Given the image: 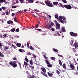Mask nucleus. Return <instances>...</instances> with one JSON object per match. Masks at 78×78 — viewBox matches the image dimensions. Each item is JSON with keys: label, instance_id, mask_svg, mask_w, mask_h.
Listing matches in <instances>:
<instances>
[{"label": "nucleus", "instance_id": "e2e57ef3", "mask_svg": "<svg viewBox=\"0 0 78 78\" xmlns=\"http://www.w3.org/2000/svg\"><path fill=\"white\" fill-rule=\"evenodd\" d=\"M28 54L29 55H30V56L31 55V53L30 52H29L28 53Z\"/></svg>", "mask_w": 78, "mask_h": 78}, {"label": "nucleus", "instance_id": "dca6fc26", "mask_svg": "<svg viewBox=\"0 0 78 78\" xmlns=\"http://www.w3.org/2000/svg\"><path fill=\"white\" fill-rule=\"evenodd\" d=\"M3 36H4V37H3V39H4V38H6L7 37V34H5L3 35Z\"/></svg>", "mask_w": 78, "mask_h": 78}, {"label": "nucleus", "instance_id": "39448f33", "mask_svg": "<svg viewBox=\"0 0 78 78\" xmlns=\"http://www.w3.org/2000/svg\"><path fill=\"white\" fill-rule=\"evenodd\" d=\"M64 7L68 9H71L72 8V6L69 5H64Z\"/></svg>", "mask_w": 78, "mask_h": 78}, {"label": "nucleus", "instance_id": "4be33fe9", "mask_svg": "<svg viewBox=\"0 0 78 78\" xmlns=\"http://www.w3.org/2000/svg\"><path fill=\"white\" fill-rule=\"evenodd\" d=\"M6 2V0H0V3H4Z\"/></svg>", "mask_w": 78, "mask_h": 78}, {"label": "nucleus", "instance_id": "a19ab883", "mask_svg": "<svg viewBox=\"0 0 78 78\" xmlns=\"http://www.w3.org/2000/svg\"><path fill=\"white\" fill-rule=\"evenodd\" d=\"M51 59H52V60H55L56 58H55L52 57L51 58Z\"/></svg>", "mask_w": 78, "mask_h": 78}, {"label": "nucleus", "instance_id": "a211bd4d", "mask_svg": "<svg viewBox=\"0 0 78 78\" xmlns=\"http://www.w3.org/2000/svg\"><path fill=\"white\" fill-rule=\"evenodd\" d=\"M18 64L19 65L20 69H22V65H21V63H20V62H18Z\"/></svg>", "mask_w": 78, "mask_h": 78}, {"label": "nucleus", "instance_id": "f257e3e1", "mask_svg": "<svg viewBox=\"0 0 78 78\" xmlns=\"http://www.w3.org/2000/svg\"><path fill=\"white\" fill-rule=\"evenodd\" d=\"M17 64V62L16 61L14 62H9V64L12 66L14 68H15L16 67H17V65L16 64Z\"/></svg>", "mask_w": 78, "mask_h": 78}, {"label": "nucleus", "instance_id": "09e8293b", "mask_svg": "<svg viewBox=\"0 0 78 78\" xmlns=\"http://www.w3.org/2000/svg\"><path fill=\"white\" fill-rule=\"evenodd\" d=\"M5 13L6 15H9V12H8V11L6 12H5Z\"/></svg>", "mask_w": 78, "mask_h": 78}, {"label": "nucleus", "instance_id": "72a5a7b5", "mask_svg": "<svg viewBox=\"0 0 78 78\" xmlns=\"http://www.w3.org/2000/svg\"><path fill=\"white\" fill-rule=\"evenodd\" d=\"M11 45L12 48H16V47L14 45V44H12Z\"/></svg>", "mask_w": 78, "mask_h": 78}, {"label": "nucleus", "instance_id": "58836bf2", "mask_svg": "<svg viewBox=\"0 0 78 78\" xmlns=\"http://www.w3.org/2000/svg\"><path fill=\"white\" fill-rule=\"evenodd\" d=\"M62 2L64 3H67V1L66 0H62Z\"/></svg>", "mask_w": 78, "mask_h": 78}, {"label": "nucleus", "instance_id": "8fccbe9b", "mask_svg": "<svg viewBox=\"0 0 78 78\" xmlns=\"http://www.w3.org/2000/svg\"><path fill=\"white\" fill-rule=\"evenodd\" d=\"M29 2H30V3H33V0H29Z\"/></svg>", "mask_w": 78, "mask_h": 78}, {"label": "nucleus", "instance_id": "1a4fd4ad", "mask_svg": "<svg viewBox=\"0 0 78 78\" xmlns=\"http://www.w3.org/2000/svg\"><path fill=\"white\" fill-rule=\"evenodd\" d=\"M41 69L42 71L44 72V73H45L46 72V69H45L44 68L41 67Z\"/></svg>", "mask_w": 78, "mask_h": 78}, {"label": "nucleus", "instance_id": "864d4df0", "mask_svg": "<svg viewBox=\"0 0 78 78\" xmlns=\"http://www.w3.org/2000/svg\"><path fill=\"white\" fill-rule=\"evenodd\" d=\"M36 30H38L39 31H41V29H35Z\"/></svg>", "mask_w": 78, "mask_h": 78}, {"label": "nucleus", "instance_id": "423d86ee", "mask_svg": "<svg viewBox=\"0 0 78 78\" xmlns=\"http://www.w3.org/2000/svg\"><path fill=\"white\" fill-rule=\"evenodd\" d=\"M69 34L72 36L76 37L77 36V34L73 33V32H70Z\"/></svg>", "mask_w": 78, "mask_h": 78}, {"label": "nucleus", "instance_id": "ddd939ff", "mask_svg": "<svg viewBox=\"0 0 78 78\" xmlns=\"http://www.w3.org/2000/svg\"><path fill=\"white\" fill-rule=\"evenodd\" d=\"M66 65L65 63H64L62 65L63 68H64V69H66L67 67H66Z\"/></svg>", "mask_w": 78, "mask_h": 78}, {"label": "nucleus", "instance_id": "ea45409f", "mask_svg": "<svg viewBox=\"0 0 78 78\" xmlns=\"http://www.w3.org/2000/svg\"><path fill=\"white\" fill-rule=\"evenodd\" d=\"M73 50L74 53H76V51L75 50V48H73Z\"/></svg>", "mask_w": 78, "mask_h": 78}, {"label": "nucleus", "instance_id": "393cba45", "mask_svg": "<svg viewBox=\"0 0 78 78\" xmlns=\"http://www.w3.org/2000/svg\"><path fill=\"white\" fill-rule=\"evenodd\" d=\"M59 64H60V66H62V62H61V60H59Z\"/></svg>", "mask_w": 78, "mask_h": 78}, {"label": "nucleus", "instance_id": "aec40b11", "mask_svg": "<svg viewBox=\"0 0 78 78\" xmlns=\"http://www.w3.org/2000/svg\"><path fill=\"white\" fill-rule=\"evenodd\" d=\"M19 51H20V52H25V51L23 50H22V49H19Z\"/></svg>", "mask_w": 78, "mask_h": 78}, {"label": "nucleus", "instance_id": "6ab92c4d", "mask_svg": "<svg viewBox=\"0 0 78 78\" xmlns=\"http://www.w3.org/2000/svg\"><path fill=\"white\" fill-rule=\"evenodd\" d=\"M14 21L16 22H18V20L16 18H14Z\"/></svg>", "mask_w": 78, "mask_h": 78}, {"label": "nucleus", "instance_id": "13d9d810", "mask_svg": "<svg viewBox=\"0 0 78 78\" xmlns=\"http://www.w3.org/2000/svg\"><path fill=\"white\" fill-rule=\"evenodd\" d=\"M15 31H16V32H19V29H16Z\"/></svg>", "mask_w": 78, "mask_h": 78}, {"label": "nucleus", "instance_id": "6e6d98bb", "mask_svg": "<svg viewBox=\"0 0 78 78\" xmlns=\"http://www.w3.org/2000/svg\"><path fill=\"white\" fill-rule=\"evenodd\" d=\"M62 19H63L64 21H65V20H66V17H63Z\"/></svg>", "mask_w": 78, "mask_h": 78}, {"label": "nucleus", "instance_id": "473e14b6", "mask_svg": "<svg viewBox=\"0 0 78 78\" xmlns=\"http://www.w3.org/2000/svg\"><path fill=\"white\" fill-rule=\"evenodd\" d=\"M55 25L56 27H60V24H59L57 23V24H56Z\"/></svg>", "mask_w": 78, "mask_h": 78}, {"label": "nucleus", "instance_id": "c85d7f7f", "mask_svg": "<svg viewBox=\"0 0 78 78\" xmlns=\"http://www.w3.org/2000/svg\"><path fill=\"white\" fill-rule=\"evenodd\" d=\"M25 59L26 61V62H29V61L28 60V59L27 58H26L25 57Z\"/></svg>", "mask_w": 78, "mask_h": 78}, {"label": "nucleus", "instance_id": "bb28decb", "mask_svg": "<svg viewBox=\"0 0 78 78\" xmlns=\"http://www.w3.org/2000/svg\"><path fill=\"white\" fill-rule=\"evenodd\" d=\"M59 5L61 6V7H62V8H64V5H62V4L60 3L59 4Z\"/></svg>", "mask_w": 78, "mask_h": 78}, {"label": "nucleus", "instance_id": "f03ea898", "mask_svg": "<svg viewBox=\"0 0 78 78\" xmlns=\"http://www.w3.org/2000/svg\"><path fill=\"white\" fill-rule=\"evenodd\" d=\"M63 19V17L62 16H60L58 17V21L62 23H66V21H63L62 20Z\"/></svg>", "mask_w": 78, "mask_h": 78}, {"label": "nucleus", "instance_id": "4d7b16f0", "mask_svg": "<svg viewBox=\"0 0 78 78\" xmlns=\"http://www.w3.org/2000/svg\"><path fill=\"white\" fill-rule=\"evenodd\" d=\"M31 78H36V76L34 75H32L31 77Z\"/></svg>", "mask_w": 78, "mask_h": 78}, {"label": "nucleus", "instance_id": "052dcab7", "mask_svg": "<svg viewBox=\"0 0 78 78\" xmlns=\"http://www.w3.org/2000/svg\"><path fill=\"white\" fill-rule=\"evenodd\" d=\"M50 25H52V26H53L54 25V23H53V22H52L50 24Z\"/></svg>", "mask_w": 78, "mask_h": 78}, {"label": "nucleus", "instance_id": "412c9836", "mask_svg": "<svg viewBox=\"0 0 78 78\" xmlns=\"http://www.w3.org/2000/svg\"><path fill=\"white\" fill-rule=\"evenodd\" d=\"M15 30H16V28H13L11 29V31L12 32H14V31H15Z\"/></svg>", "mask_w": 78, "mask_h": 78}, {"label": "nucleus", "instance_id": "f3484780", "mask_svg": "<svg viewBox=\"0 0 78 78\" xmlns=\"http://www.w3.org/2000/svg\"><path fill=\"white\" fill-rule=\"evenodd\" d=\"M74 46L75 48H77L78 47V44L77 43H74Z\"/></svg>", "mask_w": 78, "mask_h": 78}, {"label": "nucleus", "instance_id": "680f3d73", "mask_svg": "<svg viewBox=\"0 0 78 78\" xmlns=\"http://www.w3.org/2000/svg\"><path fill=\"white\" fill-rule=\"evenodd\" d=\"M58 56H59V57H61L62 58V55H61L59 54H58Z\"/></svg>", "mask_w": 78, "mask_h": 78}, {"label": "nucleus", "instance_id": "bf43d9fd", "mask_svg": "<svg viewBox=\"0 0 78 78\" xmlns=\"http://www.w3.org/2000/svg\"><path fill=\"white\" fill-rule=\"evenodd\" d=\"M30 48L31 50H33V47H32V46H30Z\"/></svg>", "mask_w": 78, "mask_h": 78}, {"label": "nucleus", "instance_id": "de8ad7c7", "mask_svg": "<svg viewBox=\"0 0 78 78\" xmlns=\"http://www.w3.org/2000/svg\"><path fill=\"white\" fill-rule=\"evenodd\" d=\"M12 8H17V6L14 5L12 6Z\"/></svg>", "mask_w": 78, "mask_h": 78}, {"label": "nucleus", "instance_id": "774afa93", "mask_svg": "<svg viewBox=\"0 0 78 78\" xmlns=\"http://www.w3.org/2000/svg\"><path fill=\"white\" fill-rule=\"evenodd\" d=\"M54 22H55V25L57 23V21H56V20H54Z\"/></svg>", "mask_w": 78, "mask_h": 78}, {"label": "nucleus", "instance_id": "5701e85b", "mask_svg": "<svg viewBox=\"0 0 78 78\" xmlns=\"http://www.w3.org/2000/svg\"><path fill=\"white\" fill-rule=\"evenodd\" d=\"M29 62L31 65H33V61H32V60H30L29 61Z\"/></svg>", "mask_w": 78, "mask_h": 78}, {"label": "nucleus", "instance_id": "cd10ccee", "mask_svg": "<svg viewBox=\"0 0 78 78\" xmlns=\"http://www.w3.org/2000/svg\"><path fill=\"white\" fill-rule=\"evenodd\" d=\"M53 50L55 52H58V50H57L56 49L53 48Z\"/></svg>", "mask_w": 78, "mask_h": 78}, {"label": "nucleus", "instance_id": "c9c22d12", "mask_svg": "<svg viewBox=\"0 0 78 78\" xmlns=\"http://www.w3.org/2000/svg\"><path fill=\"white\" fill-rule=\"evenodd\" d=\"M24 64L25 66H28V63H27L26 62H24Z\"/></svg>", "mask_w": 78, "mask_h": 78}, {"label": "nucleus", "instance_id": "a18cd8bd", "mask_svg": "<svg viewBox=\"0 0 78 78\" xmlns=\"http://www.w3.org/2000/svg\"><path fill=\"white\" fill-rule=\"evenodd\" d=\"M51 30V31H55V29L54 28H52Z\"/></svg>", "mask_w": 78, "mask_h": 78}, {"label": "nucleus", "instance_id": "f8f14e48", "mask_svg": "<svg viewBox=\"0 0 78 78\" xmlns=\"http://www.w3.org/2000/svg\"><path fill=\"white\" fill-rule=\"evenodd\" d=\"M16 45V46H17V47H20L21 46V44L19 43H17Z\"/></svg>", "mask_w": 78, "mask_h": 78}, {"label": "nucleus", "instance_id": "a878e982", "mask_svg": "<svg viewBox=\"0 0 78 78\" xmlns=\"http://www.w3.org/2000/svg\"><path fill=\"white\" fill-rule=\"evenodd\" d=\"M48 74L49 76H51V77L53 76L51 75V73L49 72H48Z\"/></svg>", "mask_w": 78, "mask_h": 78}, {"label": "nucleus", "instance_id": "4c0bfd02", "mask_svg": "<svg viewBox=\"0 0 78 78\" xmlns=\"http://www.w3.org/2000/svg\"><path fill=\"white\" fill-rule=\"evenodd\" d=\"M24 1H25V0H20V2H21V3H23Z\"/></svg>", "mask_w": 78, "mask_h": 78}, {"label": "nucleus", "instance_id": "c03bdc74", "mask_svg": "<svg viewBox=\"0 0 78 78\" xmlns=\"http://www.w3.org/2000/svg\"><path fill=\"white\" fill-rule=\"evenodd\" d=\"M55 19H57V18H58V14L55 15Z\"/></svg>", "mask_w": 78, "mask_h": 78}, {"label": "nucleus", "instance_id": "79ce46f5", "mask_svg": "<svg viewBox=\"0 0 78 78\" xmlns=\"http://www.w3.org/2000/svg\"><path fill=\"white\" fill-rule=\"evenodd\" d=\"M56 71L57 73L58 74H59L60 73V72H59V71L58 70H56Z\"/></svg>", "mask_w": 78, "mask_h": 78}, {"label": "nucleus", "instance_id": "b1692460", "mask_svg": "<svg viewBox=\"0 0 78 78\" xmlns=\"http://www.w3.org/2000/svg\"><path fill=\"white\" fill-rule=\"evenodd\" d=\"M44 59H46V60H48V57H46V56H45V55H44Z\"/></svg>", "mask_w": 78, "mask_h": 78}, {"label": "nucleus", "instance_id": "f704fd0d", "mask_svg": "<svg viewBox=\"0 0 78 78\" xmlns=\"http://www.w3.org/2000/svg\"><path fill=\"white\" fill-rule=\"evenodd\" d=\"M47 66L49 67H52V66H52V65H51V64H48V65H47Z\"/></svg>", "mask_w": 78, "mask_h": 78}, {"label": "nucleus", "instance_id": "49530a36", "mask_svg": "<svg viewBox=\"0 0 78 78\" xmlns=\"http://www.w3.org/2000/svg\"><path fill=\"white\" fill-rule=\"evenodd\" d=\"M13 60H14V61H16L17 60V58L14 57L12 58Z\"/></svg>", "mask_w": 78, "mask_h": 78}, {"label": "nucleus", "instance_id": "3c124183", "mask_svg": "<svg viewBox=\"0 0 78 78\" xmlns=\"http://www.w3.org/2000/svg\"><path fill=\"white\" fill-rule=\"evenodd\" d=\"M78 72H76L74 73V75H78Z\"/></svg>", "mask_w": 78, "mask_h": 78}, {"label": "nucleus", "instance_id": "c756f323", "mask_svg": "<svg viewBox=\"0 0 78 78\" xmlns=\"http://www.w3.org/2000/svg\"><path fill=\"white\" fill-rule=\"evenodd\" d=\"M45 61L46 62V64H50V62L48 61V60H46V61Z\"/></svg>", "mask_w": 78, "mask_h": 78}, {"label": "nucleus", "instance_id": "338daca9", "mask_svg": "<svg viewBox=\"0 0 78 78\" xmlns=\"http://www.w3.org/2000/svg\"><path fill=\"white\" fill-rule=\"evenodd\" d=\"M41 73L42 75H45V73L42 72H41Z\"/></svg>", "mask_w": 78, "mask_h": 78}, {"label": "nucleus", "instance_id": "20e7f679", "mask_svg": "<svg viewBox=\"0 0 78 78\" xmlns=\"http://www.w3.org/2000/svg\"><path fill=\"white\" fill-rule=\"evenodd\" d=\"M56 29H59L58 31H57V34L58 36H60V34L59 33H62V31L60 30V27H56Z\"/></svg>", "mask_w": 78, "mask_h": 78}, {"label": "nucleus", "instance_id": "6e6552de", "mask_svg": "<svg viewBox=\"0 0 78 78\" xmlns=\"http://www.w3.org/2000/svg\"><path fill=\"white\" fill-rule=\"evenodd\" d=\"M69 67L70 68L72 69H69V70H72L74 69V66H73V65H72V64H70L69 65Z\"/></svg>", "mask_w": 78, "mask_h": 78}, {"label": "nucleus", "instance_id": "2f4dec72", "mask_svg": "<svg viewBox=\"0 0 78 78\" xmlns=\"http://www.w3.org/2000/svg\"><path fill=\"white\" fill-rule=\"evenodd\" d=\"M0 56L1 57H4V55H3V54H2V53L0 52Z\"/></svg>", "mask_w": 78, "mask_h": 78}, {"label": "nucleus", "instance_id": "e433bc0d", "mask_svg": "<svg viewBox=\"0 0 78 78\" xmlns=\"http://www.w3.org/2000/svg\"><path fill=\"white\" fill-rule=\"evenodd\" d=\"M2 9H3L4 10H5V9H6V7H2Z\"/></svg>", "mask_w": 78, "mask_h": 78}, {"label": "nucleus", "instance_id": "0eeeda50", "mask_svg": "<svg viewBox=\"0 0 78 78\" xmlns=\"http://www.w3.org/2000/svg\"><path fill=\"white\" fill-rule=\"evenodd\" d=\"M61 30H62L63 33H65V32H66V29L64 27H62V28L61 29Z\"/></svg>", "mask_w": 78, "mask_h": 78}, {"label": "nucleus", "instance_id": "9b49d317", "mask_svg": "<svg viewBox=\"0 0 78 78\" xmlns=\"http://www.w3.org/2000/svg\"><path fill=\"white\" fill-rule=\"evenodd\" d=\"M53 5H59V3L58 2H53Z\"/></svg>", "mask_w": 78, "mask_h": 78}, {"label": "nucleus", "instance_id": "0e129e2a", "mask_svg": "<svg viewBox=\"0 0 78 78\" xmlns=\"http://www.w3.org/2000/svg\"><path fill=\"white\" fill-rule=\"evenodd\" d=\"M15 16V14H14V13H12V17H13V16Z\"/></svg>", "mask_w": 78, "mask_h": 78}, {"label": "nucleus", "instance_id": "7ed1b4c3", "mask_svg": "<svg viewBox=\"0 0 78 78\" xmlns=\"http://www.w3.org/2000/svg\"><path fill=\"white\" fill-rule=\"evenodd\" d=\"M45 3L46 5H48V6L49 7H53L54 6L52 3L50 2V1H45Z\"/></svg>", "mask_w": 78, "mask_h": 78}, {"label": "nucleus", "instance_id": "4468645a", "mask_svg": "<svg viewBox=\"0 0 78 78\" xmlns=\"http://www.w3.org/2000/svg\"><path fill=\"white\" fill-rule=\"evenodd\" d=\"M8 49V47L7 46H5V47L4 48V50H5V51L7 50Z\"/></svg>", "mask_w": 78, "mask_h": 78}, {"label": "nucleus", "instance_id": "9d476101", "mask_svg": "<svg viewBox=\"0 0 78 78\" xmlns=\"http://www.w3.org/2000/svg\"><path fill=\"white\" fill-rule=\"evenodd\" d=\"M7 23L8 24H11L13 23V21L12 20H9L7 21Z\"/></svg>", "mask_w": 78, "mask_h": 78}, {"label": "nucleus", "instance_id": "7c9ffc66", "mask_svg": "<svg viewBox=\"0 0 78 78\" xmlns=\"http://www.w3.org/2000/svg\"><path fill=\"white\" fill-rule=\"evenodd\" d=\"M45 28H48V29H49V25H48L46 26L45 27Z\"/></svg>", "mask_w": 78, "mask_h": 78}, {"label": "nucleus", "instance_id": "37998d69", "mask_svg": "<svg viewBox=\"0 0 78 78\" xmlns=\"http://www.w3.org/2000/svg\"><path fill=\"white\" fill-rule=\"evenodd\" d=\"M52 26L51 25V24H49V29H50V28H52Z\"/></svg>", "mask_w": 78, "mask_h": 78}, {"label": "nucleus", "instance_id": "69168bd1", "mask_svg": "<svg viewBox=\"0 0 78 78\" xmlns=\"http://www.w3.org/2000/svg\"><path fill=\"white\" fill-rule=\"evenodd\" d=\"M33 56L34 58L35 59V58H36V55H34Z\"/></svg>", "mask_w": 78, "mask_h": 78}, {"label": "nucleus", "instance_id": "5fc2aeb1", "mask_svg": "<svg viewBox=\"0 0 78 78\" xmlns=\"http://www.w3.org/2000/svg\"><path fill=\"white\" fill-rule=\"evenodd\" d=\"M20 13H22V11H18V12H17V14H20Z\"/></svg>", "mask_w": 78, "mask_h": 78}, {"label": "nucleus", "instance_id": "2eb2a0df", "mask_svg": "<svg viewBox=\"0 0 78 78\" xmlns=\"http://www.w3.org/2000/svg\"><path fill=\"white\" fill-rule=\"evenodd\" d=\"M29 67H30V68L31 69H34V66H32V65H29Z\"/></svg>", "mask_w": 78, "mask_h": 78}, {"label": "nucleus", "instance_id": "603ef678", "mask_svg": "<svg viewBox=\"0 0 78 78\" xmlns=\"http://www.w3.org/2000/svg\"><path fill=\"white\" fill-rule=\"evenodd\" d=\"M35 28H38L39 27V24H37L35 26Z\"/></svg>", "mask_w": 78, "mask_h": 78}]
</instances>
